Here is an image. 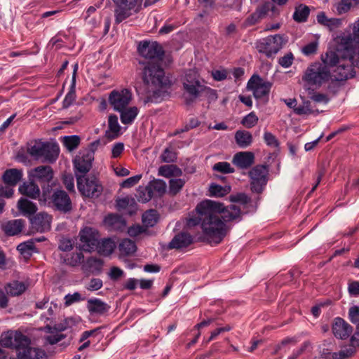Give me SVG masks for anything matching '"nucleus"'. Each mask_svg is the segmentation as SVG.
Returning a JSON list of instances; mask_svg holds the SVG:
<instances>
[{
    "mask_svg": "<svg viewBox=\"0 0 359 359\" xmlns=\"http://www.w3.org/2000/svg\"><path fill=\"white\" fill-rule=\"evenodd\" d=\"M197 217L189 218L187 225L189 227L201 224L205 239L210 243L217 245L226 236L230 227L226 223L241 219V208L236 205L224 207L219 202L205 200L196 208Z\"/></svg>",
    "mask_w": 359,
    "mask_h": 359,
    "instance_id": "obj_1",
    "label": "nucleus"
},
{
    "mask_svg": "<svg viewBox=\"0 0 359 359\" xmlns=\"http://www.w3.org/2000/svg\"><path fill=\"white\" fill-rule=\"evenodd\" d=\"M142 79L146 97L144 102H160L167 95L170 87V80L165 76V72L159 62L149 61L142 70Z\"/></svg>",
    "mask_w": 359,
    "mask_h": 359,
    "instance_id": "obj_2",
    "label": "nucleus"
},
{
    "mask_svg": "<svg viewBox=\"0 0 359 359\" xmlns=\"http://www.w3.org/2000/svg\"><path fill=\"white\" fill-rule=\"evenodd\" d=\"M1 345L14 348L22 359H48L46 351L40 348L32 347L30 339L20 332H8L1 336Z\"/></svg>",
    "mask_w": 359,
    "mask_h": 359,
    "instance_id": "obj_3",
    "label": "nucleus"
},
{
    "mask_svg": "<svg viewBox=\"0 0 359 359\" xmlns=\"http://www.w3.org/2000/svg\"><path fill=\"white\" fill-rule=\"evenodd\" d=\"M204 86L200 81L196 72L189 70L186 73L183 80L184 97L186 104H191L198 97H201Z\"/></svg>",
    "mask_w": 359,
    "mask_h": 359,
    "instance_id": "obj_4",
    "label": "nucleus"
},
{
    "mask_svg": "<svg viewBox=\"0 0 359 359\" xmlns=\"http://www.w3.org/2000/svg\"><path fill=\"white\" fill-rule=\"evenodd\" d=\"M330 70L325 65L313 63L306 70L302 79L308 84L320 86L330 78Z\"/></svg>",
    "mask_w": 359,
    "mask_h": 359,
    "instance_id": "obj_5",
    "label": "nucleus"
},
{
    "mask_svg": "<svg viewBox=\"0 0 359 359\" xmlns=\"http://www.w3.org/2000/svg\"><path fill=\"white\" fill-rule=\"evenodd\" d=\"M348 53V57L346 60H342L341 63L334 69V76L337 81H346L355 76V72L353 66L359 67V56L355 53V51L346 50Z\"/></svg>",
    "mask_w": 359,
    "mask_h": 359,
    "instance_id": "obj_6",
    "label": "nucleus"
},
{
    "mask_svg": "<svg viewBox=\"0 0 359 359\" xmlns=\"http://www.w3.org/2000/svg\"><path fill=\"white\" fill-rule=\"evenodd\" d=\"M30 175L40 184L43 196L50 194L54 185V172L50 165L37 166L30 171Z\"/></svg>",
    "mask_w": 359,
    "mask_h": 359,
    "instance_id": "obj_7",
    "label": "nucleus"
},
{
    "mask_svg": "<svg viewBox=\"0 0 359 359\" xmlns=\"http://www.w3.org/2000/svg\"><path fill=\"white\" fill-rule=\"evenodd\" d=\"M85 175H78L77 187L82 195L86 197L97 198L102 192L103 187L95 176L84 177Z\"/></svg>",
    "mask_w": 359,
    "mask_h": 359,
    "instance_id": "obj_8",
    "label": "nucleus"
},
{
    "mask_svg": "<svg viewBox=\"0 0 359 359\" xmlns=\"http://www.w3.org/2000/svg\"><path fill=\"white\" fill-rule=\"evenodd\" d=\"M269 170L265 165H257L249 171L252 191L261 194L266 183Z\"/></svg>",
    "mask_w": 359,
    "mask_h": 359,
    "instance_id": "obj_9",
    "label": "nucleus"
},
{
    "mask_svg": "<svg viewBox=\"0 0 359 359\" xmlns=\"http://www.w3.org/2000/svg\"><path fill=\"white\" fill-rule=\"evenodd\" d=\"M283 37L279 34L269 36L259 40L256 48L259 53H264L268 57L276 54L282 48Z\"/></svg>",
    "mask_w": 359,
    "mask_h": 359,
    "instance_id": "obj_10",
    "label": "nucleus"
},
{
    "mask_svg": "<svg viewBox=\"0 0 359 359\" xmlns=\"http://www.w3.org/2000/svg\"><path fill=\"white\" fill-rule=\"evenodd\" d=\"M79 236L81 242L79 248L83 251L90 252L98 245L99 233L92 227L86 226L82 229Z\"/></svg>",
    "mask_w": 359,
    "mask_h": 359,
    "instance_id": "obj_11",
    "label": "nucleus"
},
{
    "mask_svg": "<svg viewBox=\"0 0 359 359\" xmlns=\"http://www.w3.org/2000/svg\"><path fill=\"white\" fill-rule=\"evenodd\" d=\"M137 50L141 56L154 60V62L162 60L164 55L162 46L156 41H141L138 45Z\"/></svg>",
    "mask_w": 359,
    "mask_h": 359,
    "instance_id": "obj_12",
    "label": "nucleus"
},
{
    "mask_svg": "<svg viewBox=\"0 0 359 359\" xmlns=\"http://www.w3.org/2000/svg\"><path fill=\"white\" fill-rule=\"evenodd\" d=\"M132 100V93L127 88L113 90L109 95V103L116 111L125 109Z\"/></svg>",
    "mask_w": 359,
    "mask_h": 359,
    "instance_id": "obj_13",
    "label": "nucleus"
},
{
    "mask_svg": "<svg viewBox=\"0 0 359 359\" xmlns=\"http://www.w3.org/2000/svg\"><path fill=\"white\" fill-rule=\"evenodd\" d=\"M116 5L115 21L120 23L132 15V11L137 12V6L142 0H113Z\"/></svg>",
    "mask_w": 359,
    "mask_h": 359,
    "instance_id": "obj_14",
    "label": "nucleus"
},
{
    "mask_svg": "<svg viewBox=\"0 0 359 359\" xmlns=\"http://www.w3.org/2000/svg\"><path fill=\"white\" fill-rule=\"evenodd\" d=\"M50 203L52 208L62 213H69L72 210V200L68 194L61 189H57L53 191L50 198Z\"/></svg>",
    "mask_w": 359,
    "mask_h": 359,
    "instance_id": "obj_15",
    "label": "nucleus"
},
{
    "mask_svg": "<svg viewBox=\"0 0 359 359\" xmlns=\"http://www.w3.org/2000/svg\"><path fill=\"white\" fill-rule=\"evenodd\" d=\"M271 85V82L264 81L259 75L254 74L248 81L247 87L253 91L255 98L260 99L269 95Z\"/></svg>",
    "mask_w": 359,
    "mask_h": 359,
    "instance_id": "obj_16",
    "label": "nucleus"
},
{
    "mask_svg": "<svg viewBox=\"0 0 359 359\" xmlns=\"http://www.w3.org/2000/svg\"><path fill=\"white\" fill-rule=\"evenodd\" d=\"M94 154L92 151H81L75 157L74 165L77 172L86 175L92 168Z\"/></svg>",
    "mask_w": 359,
    "mask_h": 359,
    "instance_id": "obj_17",
    "label": "nucleus"
},
{
    "mask_svg": "<svg viewBox=\"0 0 359 359\" xmlns=\"http://www.w3.org/2000/svg\"><path fill=\"white\" fill-rule=\"evenodd\" d=\"M52 216L45 212H40L30 217L32 229L39 233L48 231L51 228Z\"/></svg>",
    "mask_w": 359,
    "mask_h": 359,
    "instance_id": "obj_18",
    "label": "nucleus"
},
{
    "mask_svg": "<svg viewBox=\"0 0 359 359\" xmlns=\"http://www.w3.org/2000/svg\"><path fill=\"white\" fill-rule=\"evenodd\" d=\"M344 50H337V52L330 50L327 51L325 55L322 56L323 63L322 65L329 67L338 66L342 60H346L348 57V53L346 52L345 45Z\"/></svg>",
    "mask_w": 359,
    "mask_h": 359,
    "instance_id": "obj_19",
    "label": "nucleus"
},
{
    "mask_svg": "<svg viewBox=\"0 0 359 359\" xmlns=\"http://www.w3.org/2000/svg\"><path fill=\"white\" fill-rule=\"evenodd\" d=\"M352 327L341 318H336L332 325L334 335L341 339L348 338L352 333Z\"/></svg>",
    "mask_w": 359,
    "mask_h": 359,
    "instance_id": "obj_20",
    "label": "nucleus"
},
{
    "mask_svg": "<svg viewBox=\"0 0 359 359\" xmlns=\"http://www.w3.org/2000/svg\"><path fill=\"white\" fill-rule=\"evenodd\" d=\"M255 162V155L251 151H240L236 153L232 159L233 165L241 169L249 168Z\"/></svg>",
    "mask_w": 359,
    "mask_h": 359,
    "instance_id": "obj_21",
    "label": "nucleus"
},
{
    "mask_svg": "<svg viewBox=\"0 0 359 359\" xmlns=\"http://www.w3.org/2000/svg\"><path fill=\"white\" fill-rule=\"evenodd\" d=\"M193 236L187 232L176 234L168 244L170 249H181L187 248L193 243Z\"/></svg>",
    "mask_w": 359,
    "mask_h": 359,
    "instance_id": "obj_22",
    "label": "nucleus"
},
{
    "mask_svg": "<svg viewBox=\"0 0 359 359\" xmlns=\"http://www.w3.org/2000/svg\"><path fill=\"white\" fill-rule=\"evenodd\" d=\"M87 309L91 315L103 316L110 309V306L100 299H89L87 302Z\"/></svg>",
    "mask_w": 359,
    "mask_h": 359,
    "instance_id": "obj_23",
    "label": "nucleus"
},
{
    "mask_svg": "<svg viewBox=\"0 0 359 359\" xmlns=\"http://www.w3.org/2000/svg\"><path fill=\"white\" fill-rule=\"evenodd\" d=\"M60 148L57 143L43 142L41 158L45 161L54 162L58 157Z\"/></svg>",
    "mask_w": 359,
    "mask_h": 359,
    "instance_id": "obj_24",
    "label": "nucleus"
},
{
    "mask_svg": "<svg viewBox=\"0 0 359 359\" xmlns=\"http://www.w3.org/2000/svg\"><path fill=\"white\" fill-rule=\"evenodd\" d=\"M104 224L111 230L122 231L125 229L126 222L125 219L116 214H109L104 219Z\"/></svg>",
    "mask_w": 359,
    "mask_h": 359,
    "instance_id": "obj_25",
    "label": "nucleus"
},
{
    "mask_svg": "<svg viewBox=\"0 0 359 359\" xmlns=\"http://www.w3.org/2000/svg\"><path fill=\"white\" fill-rule=\"evenodd\" d=\"M19 192L32 199H36L40 196V189L39 186L34 182H24L19 187Z\"/></svg>",
    "mask_w": 359,
    "mask_h": 359,
    "instance_id": "obj_26",
    "label": "nucleus"
},
{
    "mask_svg": "<svg viewBox=\"0 0 359 359\" xmlns=\"http://www.w3.org/2000/svg\"><path fill=\"white\" fill-rule=\"evenodd\" d=\"M25 226V220L17 219L10 220L2 224V229L8 236H15L20 233Z\"/></svg>",
    "mask_w": 359,
    "mask_h": 359,
    "instance_id": "obj_27",
    "label": "nucleus"
},
{
    "mask_svg": "<svg viewBox=\"0 0 359 359\" xmlns=\"http://www.w3.org/2000/svg\"><path fill=\"white\" fill-rule=\"evenodd\" d=\"M256 12L259 17L262 19L269 15L271 18H275L279 15V11L272 2L266 1L259 4L256 8Z\"/></svg>",
    "mask_w": 359,
    "mask_h": 359,
    "instance_id": "obj_28",
    "label": "nucleus"
},
{
    "mask_svg": "<svg viewBox=\"0 0 359 359\" xmlns=\"http://www.w3.org/2000/svg\"><path fill=\"white\" fill-rule=\"evenodd\" d=\"M17 208L19 211L26 217L34 215L38 210L34 203L22 197L18 201Z\"/></svg>",
    "mask_w": 359,
    "mask_h": 359,
    "instance_id": "obj_29",
    "label": "nucleus"
},
{
    "mask_svg": "<svg viewBox=\"0 0 359 359\" xmlns=\"http://www.w3.org/2000/svg\"><path fill=\"white\" fill-rule=\"evenodd\" d=\"M22 170L16 168L6 170L2 176L4 183L10 187L15 186L22 180Z\"/></svg>",
    "mask_w": 359,
    "mask_h": 359,
    "instance_id": "obj_30",
    "label": "nucleus"
},
{
    "mask_svg": "<svg viewBox=\"0 0 359 359\" xmlns=\"http://www.w3.org/2000/svg\"><path fill=\"white\" fill-rule=\"evenodd\" d=\"M115 248L116 244L112 239L104 238L101 241L98 240V245L96 246L95 250L100 255L108 256L113 252Z\"/></svg>",
    "mask_w": 359,
    "mask_h": 359,
    "instance_id": "obj_31",
    "label": "nucleus"
},
{
    "mask_svg": "<svg viewBox=\"0 0 359 359\" xmlns=\"http://www.w3.org/2000/svg\"><path fill=\"white\" fill-rule=\"evenodd\" d=\"M43 142L41 140H32L27 144V152L34 158H41Z\"/></svg>",
    "mask_w": 359,
    "mask_h": 359,
    "instance_id": "obj_32",
    "label": "nucleus"
},
{
    "mask_svg": "<svg viewBox=\"0 0 359 359\" xmlns=\"http://www.w3.org/2000/svg\"><path fill=\"white\" fill-rule=\"evenodd\" d=\"M235 140L241 148H246L252 142V136L248 131L238 130L235 134Z\"/></svg>",
    "mask_w": 359,
    "mask_h": 359,
    "instance_id": "obj_33",
    "label": "nucleus"
},
{
    "mask_svg": "<svg viewBox=\"0 0 359 359\" xmlns=\"http://www.w3.org/2000/svg\"><path fill=\"white\" fill-rule=\"evenodd\" d=\"M121 113V121L125 125L130 124L136 118L138 114V109L136 107L126 108L119 111Z\"/></svg>",
    "mask_w": 359,
    "mask_h": 359,
    "instance_id": "obj_34",
    "label": "nucleus"
},
{
    "mask_svg": "<svg viewBox=\"0 0 359 359\" xmlns=\"http://www.w3.org/2000/svg\"><path fill=\"white\" fill-rule=\"evenodd\" d=\"M26 290L25 284L19 281H13L6 284L5 290L8 294L18 296L22 294Z\"/></svg>",
    "mask_w": 359,
    "mask_h": 359,
    "instance_id": "obj_35",
    "label": "nucleus"
},
{
    "mask_svg": "<svg viewBox=\"0 0 359 359\" xmlns=\"http://www.w3.org/2000/svg\"><path fill=\"white\" fill-rule=\"evenodd\" d=\"M309 13L310 9L309 6L304 4H299L295 8V11L293 13V19L297 22H306Z\"/></svg>",
    "mask_w": 359,
    "mask_h": 359,
    "instance_id": "obj_36",
    "label": "nucleus"
},
{
    "mask_svg": "<svg viewBox=\"0 0 359 359\" xmlns=\"http://www.w3.org/2000/svg\"><path fill=\"white\" fill-rule=\"evenodd\" d=\"M118 249L122 255H130L136 251L137 247L134 241L125 238L119 243Z\"/></svg>",
    "mask_w": 359,
    "mask_h": 359,
    "instance_id": "obj_37",
    "label": "nucleus"
},
{
    "mask_svg": "<svg viewBox=\"0 0 359 359\" xmlns=\"http://www.w3.org/2000/svg\"><path fill=\"white\" fill-rule=\"evenodd\" d=\"M154 196V194L151 191L149 186L140 187L137 191L136 197L137 201L141 203H147Z\"/></svg>",
    "mask_w": 359,
    "mask_h": 359,
    "instance_id": "obj_38",
    "label": "nucleus"
},
{
    "mask_svg": "<svg viewBox=\"0 0 359 359\" xmlns=\"http://www.w3.org/2000/svg\"><path fill=\"white\" fill-rule=\"evenodd\" d=\"M148 186L154 196L156 194L161 196L165 192L166 184L162 180H154L149 183Z\"/></svg>",
    "mask_w": 359,
    "mask_h": 359,
    "instance_id": "obj_39",
    "label": "nucleus"
},
{
    "mask_svg": "<svg viewBox=\"0 0 359 359\" xmlns=\"http://www.w3.org/2000/svg\"><path fill=\"white\" fill-rule=\"evenodd\" d=\"M210 195L215 197H222L231 191V187L229 185L221 186L212 184L209 189Z\"/></svg>",
    "mask_w": 359,
    "mask_h": 359,
    "instance_id": "obj_40",
    "label": "nucleus"
},
{
    "mask_svg": "<svg viewBox=\"0 0 359 359\" xmlns=\"http://www.w3.org/2000/svg\"><path fill=\"white\" fill-rule=\"evenodd\" d=\"M158 221V213L155 210H149L142 215V222L146 226H154Z\"/></svg>",
    "mask_w": 359,
    "mask_h": 359,
    "instance_id": "obj_41",
    "label": "nucleus"
},
{
    "mask_svg": "<svg viewBox=\"0 0 359 359\" xmlns=\"http://www.w3.org/2000/svg\"><path fill=\"white\" fill-rule=\"evenodd\" d=\"M186 180L184 179L177 178L171 179L169 182V192L175 196L184 187Z\"/></svg>",
    "mask_w": 359,
    "mask_h": 359,
    "instance_id": "obj_42",
    "label": "nucleus"
},
{
    "mask_svg": "<svg viewBox=\"0 0 359 359\" xmlns=\"http://www.w3.org/2000/svg\"><path fill=\"white\" fill-rule=\"evenodd\" d=\"M355 353V348L353 347L351 345H349L348 347H346L344 349L340 350L339 352H335L332 353L333 359H347Z\"/></svg>",
    "mask_w": 359,
    "mask_h": 359,
    "instance_id": "obj_43",
    "label": "nucleus"
},
{
    "mask_svg": "<svg viewBox=\"0 0 359 359\" xmlns=\"http://www.w3.org/2000/svg\"><path fill=\"white\" fill-rule=\"evenodd\" d=\"M81 139L78 135L64 137L63 143L69 151H73L78 147Z\"/></svg>",
    "mask_w": 359,
    "mask_h": 359,
    "instance_id": "obj_44",
    "label": "nucleus"
},
{
    "mask_svg": "<svg viewBox=\"0 0 359 359\" xmlns=\"http://www.w3.org/2000/svg\"><path fill=\"white\" fill-rule=\"evenodd\" d=\"M34 248L35 246L34 242L32 241H28L27 242L20 243L17 247V250L21 254L30 257L32 255V252L34 251Z\"/></svg>",
    "mask_w": 359,
    "mask_h": 359,
    "instance_id": "obj_45",
    "label": "nucleus"
},
{
    "mask_svg": "<svg viewBox=\"0 0 359 359\" xmlns=\"http://www.w3.org/2000/svg\"><path fill=\"white\" fill-rule=\"evenodd\" d=\"M108 125L109 130L115 134L112 138L116 137L118 135V133L121 129L116 115L111 114L109 116Z\"/></svg>",
    "mask_w": 359,
    "mask_h": 359,
    "instance_id": "obj_46",
    "label": "nucleus"
},
{
    "mask_svg": "<svg viewBox=\"0 0 359 359\" xmlns=\"http://www.w3.org/2000/svg\"><path fill=\"white\" fill-rule=\"evenodd\" d=\"M294 112L297 115L311 114L314 111L311 107V102L305 100L302 105L294 109Z\"/></svg>",
    "mask_w": 359,
    "mask_h": 359,
    "instance_id": "obj_47",
    "label": "nucleus"
},
{
    "mask_svg": "<svg viewBox=\"0 0 359 359\" xmlns=\"http://www.w3.org/2000/svg\"><path fill=\"white\" fill-rule=\"evenodd\" d=\"M161 158L163 162L173 163L177 160V154L172 148L167 147L162 153Z\"/></svg>",
    "mask_w": 359,
    "mask_h": 359,
    "instance_id": "obj_48",
    "label": "nucleus"
},
{
    "mask_svg": "<svg viewBox=\"0 0 359 359\" xmlns=\"http://www.w3.org/2000/svg\"><path fill=\"white\" fill-rule=\"evenodd\" d=\"M213 170L224 174L233 173L234 172V169L231 168L230 163L226 161L215 163L213 165Z\"/></svg>",
    "mask_w": 359,
    "mask_h": 359,
    "instance_id": "obj_49",
    "label": "nucleus"
},
{
    "mask_svg": "<svg viewBox=\"0 0 359 359\" xmlns=\"http://www.w3.org/2000/svg\"><path fill=\"white\" fill-rule=\"evenodd\" d=\"M76 324V320L72 318H67L62 322L54 325L55 332H62L67 328L72 327Z\"/></svg>",
    "mask_w": 359,
    "mask_h": 359,
    "instance_id": "obj_50",
    "label": "nucleus"
},
{
    "mask_svg": "<svg viewBox=\"0 0 359 359\" xmlns=\"http://www.w3.org/2000/svg\"><path fill=\"white\" fill-rule=\"evenodd\" d=\"M258 122V117L255 112H250L249 114L245 116L241 123L248 128H251L255 126Z\"/></svg>",
    "mask_w": 359,
    "mask_h": 359,
    "instance_id": "obj_51",
    "label": "nucleus"
},
{
    "mask_svg": "<svg viewBox=\"0 0 359 359\" xmlns=\"http://www.w3.org/2000/svg\"><path fill=\"white\" fill-rule=\"evenodd\" d=\"M265 143L271 147L279 148L280 142L276 137L270 132H265L264 134Z\"/></svg>",
    "mask_w": 359,
    "mask_h": 359,
    "instance_id": "obj_52",
    "label": "nucleus"
},
{
    "mask_svg": "<svg viewBox=\"0 0 359 359\" xmlns=\"http://www.w3.org/2000/svg\"><path fill=\"white\" fill-rule=\"evenodd\" d=\"M352 2L355 5H357L359 4V0H341L337 6V11L339 13H345L348 11L352 5Z\"/></svg>",
    "mask_w": 359,
    "mask_h": 359,
    "instance_id": "obj_53",
    "label": "nucleus"
},
{
    "mask_svg": "<svg viewBox=\"0 0 359 359\" xmlns=\"http://www.w3.org/2000/svg\"><path fill=\"white\" fill-rule=\"evenodd\" d=\"M262 20L258 13L255 11L244 21L243 26L245 27H250L259 23Z\"/></svg>",
    "mask_w": 359,
    "mask_h": 359,
    "instance_id": "obj_54",
    "label": "nucleus"
},
{
    "mask_svg": "<svg viewBox=\"0 0 359 359\" xmlns=\"http://www.w3.org/2000/svg\"><path fill=\"white\" fill-rule=\"evenodd\" d=\"M349 319L351 323L357 325V329L359 327V306H353L349 309L348 311Z\"/></svg>",
    "mask_w": 359,
    "mask_h": 359,
    "instance_id": "obj_55",
    "label": "nucleus"
},
{
    "mask_svg": "<svg viewBox=\"0 0 359 359\" xmlns=\"http://www.w3.org/2000/svg\"><path fill=\"white\" fill-rule=\"evenodd\" d=\"M201 97H205L209 102L216 100L217 98L216 90L206 86H204Z\"/></svg>",
    "mask_w": 359,
    "mask_h": 359,
    "instance_id": "obj_56",
    "label": "nucleus"
},
{
    "mask_svg": "<svg viewBox=\"0 0 359 359\" xmlns=\"http://www.w3.org/2000/svg\"><path fill=\"white\" fill-rule=\"evenodd\" d=\"M74 86L75 85L72 84L71 90L66 95V96L63 100L62 104H63L64 108L69 107L73 103V102L75 100L76 93H75V90H74Z\"/></svg>",
    "mask_w": 359,
    "mask_h": 359,
    "instance_id": "obj_57",
    "label": "nucleus"
},
{
    "mask_svg": "<svg viewBox=\"0 0 359 359\" xmlns=\"http://www.w3.org/2000/svg\"><path fill=\"white\" fill-rule=\"evenodd\" d=\"M86 264L90 269L100 271L102 266L103 262L100 259L90 257L87 259Z\"/></svg>",
    "mask_w": 359,
    "mask_h": 359,
    "instance_id": "obj_58",
    "label": "nucleus"
},
{
    "mask_svg": "<svg viewBox=\"0 0 359 359\" xmlns=\"http://www.w3.org/2000/svg\"><path fill=\"white\" fill-rule=\"evenodd\" d=\"M229 198L231 201L241 203L243 205L249 203L251 201L250 198L243 193H240L236 195H231Z\"/></svg>",
    "mask_w": 359,
    "mask_h": 359,
    "instance_id": "obj_59",
    "label": "nucleus"
},
{
    "mask_svg": "<svg viewBox=\"0 0 359 359\" xmlns=\"http://www.w3.org/2000/svg\"><path fill=\"white\" fill-rule=\"evenodd\" d=\"M103 285L102 280L100 278H92L88 285L86 287L89 291H96L100 290Z\"/></svg>",
    "mask_w": 359,
    "mask_h": 359,
    "instance_id": "obj_60",
    "label": "nucleus"
},
{
    "mask_svg": "<svg viewBox=\"0 0 359 359\" xmlns=\"http://www.w3.org/2000/svg\"><path fill=\"white\" fill-rule=\"evenodd\" d=\"M73 242L70 238H62L60 241L59 249L62 251L67 252L70 251L73 248Z\"/></svg>",
    "mask_w": 359,
    "mask_h": 359,
    "instance_id": "obj_61",
    "label": "nucleus"
},
{
    "mask_svg": "<svg viewBox=\"0 0 359 359\" xmlns=\"http://www.w3.org/2000/svg\"><path fill=\"white\" fill-rule=\"evenodd\" d=\"M141 177H142L141 175H135V176L130 177L126 179V180H124L121 183V186L123 188H130V187H133L134 185H135L136 184L138 183V182L141 179Z\"/></svg>",
    "mask_w": 359,
    "mask_h": 359,
    "instance_id": "obj_62",
    "label": "nucleus"
},
{
    "mask_svg": "<svg viewBox=\"0 0 359 359\" xmlns=\"http://www.w3.org/2000/svg\"><path fill=\"white\" fill-rule=\"evenodd\" d=\"M294 57L292 53H288L283 57L279 58L278 63L280 66L285 68L290 67L292 64Z\"/></svg>",
    "mask_w": 359,
    "mask_h": 359,
    "instance_id": "obj_63",
    "label": "nucleus"
},
{
    "mask_svg": "<svg viewBox=\"0 0 359 359\" xmlns=\"http://www.w3.org/2000/svg\"><path fill=\"white\" fill-rule=\"evenodd\" d=\"M82 299L81 294L79 292H74V294H68L65 297V305L69 306L74 302H78Z\"/></svg>",
    "mask_w": 359,
    "mask_h": 359,
    "instance_id": "obj_64",
    "label": "nucleus"
}]
</instances>
